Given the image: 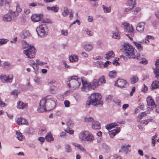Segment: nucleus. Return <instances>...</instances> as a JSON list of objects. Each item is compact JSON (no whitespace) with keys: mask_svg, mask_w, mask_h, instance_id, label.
Segmentation results:
<instances>
[{"mask_svg":"<svg viewBox=\"0 0 159 159\" xmlns=\"http://www.w3.org/2000/svg\"><path fill=\"white\" fill-rule=\"evenodd\" d=\"M56 106L55 101L52 98H43L40 102L38 111L39 112L51 111L55 108Z\"/></svg>","mask_w":159,"mask_h":159,"instance_id":"f257e3e1","label":"nucleus"},{"mask_svg":"<svg viewBox=\"0 0 159 159\" xmlns=\"http://www.w3.org/2000/svg\"><path fill=\"white\" fill-rule=\"evenodd\" d=\"M102 97V96L100 93H93L88 98L89 101L87 102L86 104L87 107H89L90 104L93 105L94 106L98 105L102 106L103 104V102L102 101H101Z\"/></svg>","mask_w":159,"mask_h":159,"instance_id":"f03ea898","label":"nucleus"},{"mask_svg":"<svg viewBox=\"0 0 159 159\" xmlns=\"http://www.w3.org/2000/svg\"><path fill=\"white\" fill-rule=\"evenodd\" d=\"M28 48L25 50L23 51V53L28 58H34L36 54V50L33 46L29 45V44L25 42L23 44V48L24 49Z\"/></svg>","mask_w":159,"mask_h":159,"instance_id":"7ed1b4c3","label":"nucleus"},{"mask_svg":"<svg viewBox=\"0 0 159 159\" xmlns=\"http://www.w3.org/2000/svg\"><path fill=\"white\" fill-rule=\"evenodd\" d=\"M81 80L83 85L82 88L84 89H95L98 85H99L98 83V80L96 79H94L90 83L88 82L85 80L84 77H81Z\"/></svg>","mask_w":159,"mask_h":159,"instance_id":"20e7f679","label":"nucleus"},{"mask_svg":"<svg viewBox=\"0 0 159 159\" xmlns=\"http://www.w3.org/2000/svg\"><path fill=\"white\" fill-rule=\"evenodd\" d=\"M45 22L38 26L36 29V32L38 36L40 37H45L48 34V29L47 25L46 23H48V21H44Z\"/></svg>","mask_w":159,"mask_h":159,"instance_id":"39448f33","label":"nucleus"},{"mask_svg":"<svg viewBox=\"0 0 159 159\" xmlns=\"http://www.w3.org/2000/svg\"><path fill=\"white\" fill-rule=\"evenodd\" d=\"M78 80L77 76H71L68 79L67 81V85L70 88L76 89L78 88L81 84V83L79 82Z\"/></svg>","mask_w":159,"mask_h":159,"instance_id":"423d86ee","label":"nucleus"},{"mask_svg":"<svg viewBox=\"0 0 159 159\" xmlns=\"http://www.w3.org/2000/svg\"><path fill=\"white\" fill-rule=\"evenodd\" d=\"M80 139L84 142H92L94 140L93 135L89 132L85 131L81 132L80 134Z\"/></svg>","mask_w":159,"mask_h":159,"instance_id":"0eeeda50","label":"nucleus"},{"mask_svg":"<svg viewBox=\"0 0 159 159\" xmlns=\"http://www.w3.org/2000/svg\"><path fill=\"white\" fill-rule=\"evenodd\" d=\"M124 52L126 56H129L130 57L134 54V51L132 46L129 43H126L124 45Z\"/></svg>","mask_w":159,"mask_h":159,"instance_id":"6e6552de","label":"nucleus"},{"mask_svg":"<svg viewBox=\"0 0 159 159\" xmlns=\"http://www.w3.org/2000/svg\"><path fill=\"white\" fill-rule=\"evenodd\" d=\"M114 85L120 89L126 88L128 86V83L126 80L118 79L115 82Z\"/></svg>","mask_w":159,"mask_h":159,"instance_id":"1a4fd4ad","label":"nucleus"},{"mask_svg":"<svg viewBox=\"0 0 159 159\" xmlns=\"http://www.w3.org/2000/svg\"><path fill=\"white\" fill-rule=\"evenodd\" d=\"M0 79L3 82L11 83L13 80V76L11 75H2L0 76Z\"/></svg>","mask_w":159,"mask_h":159,"instance_id":"9d476101","label":"nucleus"},{"mask_svg":"<svg viewBox=\"0 0 159 159\" xmlns=\"http://www.w3.org/2000/svg\"><path fill=\"white\" fill-rule=\"evenodd\" d=\"M122 25L125 27V31L130 33L133 32L134 28L132 26L130 25L129 24L126 22H124L122 23Z\"/></svg>","mask_w":159,"mask_h":159,"instance_id":"9b49d317","label":"nucleus"},{"mask_svg":"<svg viewBox=\"0 0 159 159\" xmlns=\"http://www.w3.org/2000/svg\"><path fill=\"white\" fill-rule=\"evenodd\" d=\"M146 101L147 104L148 106H150L153 109V108L155 107L156 105H155V102L153 100L152 98V97L150 96H149L147 97L146 99Z\"/></svg>","mask_w":159,"mask_h":159,"instance_id":"f8f14e48","label":"nucleus"},{"mask_svg":"<svg viewBox=\"0 0 159 159\" xmlns=\"http://www.w3.org/2000/svg\"><path fill=\"white\" fill-rule=\"evenodd\" d=\"M116 31H112L111 32L112 38L113 39H119L120 38V35L119 33V31L116 27L115 28Z\"/></svg>","mask_w":159,"mask_h":159,"instance_id":"ddd939ff","label":"nucleus"},{"mask_svg":"<svg viewBox=\"0 0 159 159\" xmlns=\"http://www.w3.org/2000/svg\"><path fill=\"white\" fill-rule=\"evenodd\" d=\"M43 16L42 14L39 15H32L31 17L32 20L34 22H37L39 21Z\"/></svg>","mask_w":159,"mask_h":159,"instance_id":"4468645a","label":"nucleus"},{"mask_svg":"<svg viewBox=\"0 0 159 159\" xmlns=\"http://www.w3.org/2000/svg\"><path fill=\"white\" fill-rule=\"evenodd\" d=\"M120 131V127L117 128L116 129L109 131V134L111 137H114L115 135Z\"/></svg>","mask_w":159,"mask_h":159,"instance_id":"2eb2a0df","label":"nucleus"},{"mask_svg":"<svg viewBox=\"0 0 159 159\" xmlns=\"http://www.w3.org/2000/svg\"><path fill=\"white\" fill-rule=\"evenodd\" d=\"M17 123L18 125H26L28 124L27 121L25 119L18 118L17 120Z\"/></svg>","mask_w":159,"mask_h":159,"instance_id":"dca6fc26","label":"nucleus"},{"mask_svg":"<svg viewBox=\"0 0 159 159\" xmlns=\"http://www.w3.org/2000/svg\"><path fill=\"white\" fill-rule=\"evenodd\" d=\"M92 128L94 129H99L100 128V124L98 121H93L92 123Z\"/></svg>","mask_w":159,"mask_h":159,"instance_id":"f3484780","label":"nucleus"},{"mask_svg":"<svg viewBox=\"0 0 159 159\" xmlns=\"http://www.w3.org/2000/svg\"><path fill=\"white\" fill-rule=\"evenodd\" d=\"M27 104L26 103L24 104L22 102L19 101L17 103V108L23 109L27 107Z\"/></svg>","mask_w":159,"mask_h":159,"instance_id":"a211bd4d","label":"nucleus"},{"mask_svg":"<svg viewBox=\"0 0 159 159\" xmlns=\"http://www.w3.org/2000/svg\"><path fill=\"white\" fill-rule=\"evenodd\" d=\"M105 55L106 56L105 57V58L107 60L109 59L111 57H113L115 56V54L112 51L108 52Z\"/></svg>","mask_w":159,"mask_h":159,"instance_id":"6ab92c4d","label":"nucleus"},{"mask_svg":"<svg viewBox=\"0 0 159 159\" xmlns=\"http://www.w3.org/2000/svg\"><path fill=\"white\" fill-rule=\"evenodd\" d=\"M30 34L27 30H24L22 32L21 37L22 38L25 39L30 36Z\"/></svg>","mask_w":159,"mask_h":159,"instance_id":"aec40b11","label":"nucleus"},{"mask_svg":"<svg viewBox=\"0 0 159 159\" xmlns=\"http://www.w3.org/2000/svg\"><path fill=\"white\" fill-rule=\"evenodd\" d=\"M117 124L116 123L109 124L106 125V128L108 130L116 126H117Z\"/></svg>","mask_w":159,"mask_h":159,"instance_id":"412c9836","label":"nucleus"},{"mask_svg":"<svg viewBox=\"0 0 159 159\" xmlns=\"http://www.w3.org/2000/svg\"><path fill=\"white\" fill-rule=\"evenodd\" d=\"M45 139L48 142H51L54 140L51 133H48L45 137Z\"/></svg>","mask_w":159,"mask_h":159,"instance_id":"4be33fe9","label":"nucleus"},{"mask_svg":"<svg viewBox=\"0 0 159 159\" xmlns=\"http://www.w3.org/2000/svg\"><path fill=\"white\" fill-rule=\"evenodd\" d=\"M2 19L4 21H10L11 20V17L10 14H8L3 16Z\"/></svg>","mask_w":159,"mask_h":159,"instance_id":"5701e85b","label":"nucleus"},{"mask_svg":"<svg viewBox=\"0 0 159 159\" xmlns=\"http://www.w3.org/2000/svg\"><path fill=\"white\" fill-rule=\"evenodd\" d=\"M136 4L135 0H128L127 4V6L131 7V8H133Z\"/></svg>","mask_w":159,"mask_h":159,"instance_id":"b1692460","label":"nucleus"},{"mask_svg":"<svg viewBox=\"0 0 159 159\" xmlns=\"http://www.w3.org/2000/svg\"><path fill=\"white\" fill-rule=\"evenodd\" d=\"M128 147H130V146L128 144L122 146H121V148L122 149H124V151L126 154H127L131 151V150L128 148Z\"/></svg>","mask_w":159,"mask_h":159,"instance_id":"393cba45","label":"nucleus"},{"mask_svg":"<svg viewBox=\"0 0 159 159\" xmlns=\"http://www.w3.org/2000/svg\"><path fill=\"white\" fill-rule=\"evenodd\" d=\"M47 9L48 11L51 10L54 11L55 12H57L58 11L59 8L57 6H56L51 7H47Z\"/></svg>","mask_w":159,"mask_h":159,"instance_id":"a878e982","label":"nucleus"},{"mask_svg":"<svg viewBox=\"0 0 159 159\" xmlns=\"http://www.w3.org/2000/svg\"><path fill=\"white\" fill-rule=\"evenodd\" d=\"M65 151L66 153H70L72 152V149L70 145L66 144L64 145Z\"/></svg>","mask_w":159,"mask_h":159,"instance_id":"bb28decb","label":"nucleus"},{"mask_svg":"<svg viewBox=\"0 0 159 159\" xmlns=\"http://www.w3.org/2000/svg\"><path fill=\"white\" fill-rule=\"evenodd\" d=\"M70 12V10H69L66 7H65L63 8V11L62 13V15L63 16L65 17L68 15Z\"/></svg>","mask_w":159,"mask_h":159,"instance_id":"cd10ccee","label":"nucleus"},{"mask_svg":"<svg viewBox=\"0 0 159 159\" xmlns=\"http://www.w3.org/2000/svg\"><path fill=\"white\" fill-rule=\"evenodd\" d=\"M117 76V73L115 70L111 71L109 73V76L112 79L115 78Z\"/></svg>","mask_w":159,"mask_h":159,"instance_id":"c85d7f7f","label":"nucleus"},{"mask_svg":"<svg viewBox=\"0 0 159 159\" xmlns=\"http://www.w3.org/2000/svg\"><path fill=\"white\" fill-rule=\"evenodd\" d=\"M69 59L70 61L71 62H76L78 60V57L77 56H70Z\"/></svg>","mask_w":159,"mask_h":159,"instance_id":"c756f323","label":"nucleus"},{"mask_svg":"<svg viewBox=\"0 0 159 159\" xmlns=\"http://www.w3.org/2000/svg\"><path fill=\"white\" fill-rule=\"evenodd\" d=\"M84 48L86 51H90L92 49L93 47L92 45L89 44L85 45L84 46Z\"/></svg>","mask_w":159,"mask_h":159,"instance_id":"7c9ffc66","label":"nucleus"},{"mask_svg":"<svg viewBox=\"0 0 159 159\" xmlns=\"http://www.w3.org/2000/svg\"><path fill=\"white\" fill-rule=\"evenodd\" d=\"M151 86L154 89L158 88L159 87V82L158 81H155L152 84Z\"/></svg>","mask_w":159,"mask_h":159,"instance_id":"2f4dec72","label":"nucleus"},{"mask_svg":"<svg viewBox=\"0 0 159 159\" xmlns=\"http://www.w3.org/2000/svg\"><path fill=\"white\" fill-rule=\"evenodd\" d=\"M105 82L106 80L104 76H102L100 78H99L98 80V83L99 85H100L102 83H105Z\"/></svg>","mask_w":159,"mask_h":159,"instance_id":"473e14b6","label":"nucleus"},{"mask_svg":"<svg viewBox=\"0 0 159 159\" xmlns=\"http://www.w3.org/2000/svg\"><path fill=\"white\" fill-rule=\"evenodd\" d=\"M102 8L105 13H107L111 12V7H107L104 5H102Z\"/></svg>","mask_w":159,"mask_h":159,"instance_id":"72a5a7b5","label":"nucleus"},{"mask_svg":"<svg viewBox=\"0 0 159 159\" xmlns=\"http://www.w3.org/2000/svg\"><path fill=\"white\" fill-rule=\"evenodd\" d=\"M16 138L19 140H21L23 139V136L20 132L16 131Z\"/></svg>","mask_w":159,"mask_h":159,"instance_id":"f704fd0d","label":"nucleus"},{"mask_svg":"<svg viewBox=\"0 0 159 159\" xmlns=\"http://www.w3.org/2000/svg\"><path fill=\"white\" fill-rule=\"evenodd\" d=\"M84 122L89 123L90 122H92L93 123V121H94L93 118L92 117H86L84 119Z\"/></svg>","mask_w":159,"mask_h":159,"instance_id":"c9c22d12","label":"nucleus"},{"mask_svg":"<svg viewBox=\"0 0 159 159\" xmlns=\"http://www.w3.org/2000/svg\"><path fill=\"white\" fill-rule=\"evenodd\" d=\"M11 2V0H1L0 2V5L2 6L3 5L4 3H5V5L6 6L8 5L9 3Z\"/></svg>","mask_w":159,"mask_h":159,"instance_id":"e433bc0d","label":"nucleus"},{"mask_svg":"<svg viewBox=\"0 0 159 159\" xmlns=\"http://www.w3.org/2000/svg\"><path fill=\"white\" fill-rule=\"evenodd\" d=\"M148 61L146 59L144 58L141 57H140V63L145 65L148 63Z\"/></svg>","mask_w":159,"mask_h":159,"instance_id":"4c0bfd02","label":"nucleus"},{"mask_svg":"<svg viewBox=\"0 0 159 159\" xmlns=\"http://www.w3.org/2000/svg\"><path fill=\"white\" fill-rule=\"evenodd\" d=\"M66 124L68 127L69 129H71L74 126V124L73 121L70 120H69V121H67L66 122Z\"/></svg>","mask_w":159,"mask_h":159,"instance_id":"58836bf2","label":"nucleus"},{"mask_svg":"<svg viewBox=\"0 0 159 159\" xmlns=\"http://www.w3.org/2000/svg\"><path fill=\"white\" fill-rule=\"evenodd\" d=\"M138 77L135 76H134L130 79L131 82L132 84H134L138 81Z\"/></svg>","mask_w":159,"mask_h":159,"instance_id":"ea45409f","label":"nucleus"},{"mask_svg":"<svg viewBox=\"0 0 159 159\" xmlns=\"http://www.w3.org/2000/svg\"><path fill=\"white\" fill-rule=\"evenodd\" d=\"M32 66L35 71V73L36 74H37V72L39 69L38 65L37 63H35L34 62H33V65H32Z\"/></svg>","mask_w":159,"mask_h":159,"instance_id":"a19ab883","label":"nucleus"},{"mask_svg":"<svg viewBox=\"0 0 159 159\" xmlns=\"http://www.w3.org/2000/svg\"><path fill=\"white\" fill-rule=\"evenodd\" d=\"M8 41L7 39H0V45L5 44Z\"/></svg>","mask_w":159,"mask_h":159,"instance_id":"79ce46f5","label":"nucleus"},{"mask_svg":"<svg viewBox=\"0 0 159 159\" xmlns=\"http://www.w3.org/2000/svg\"><path fill=\"white\" fill-rule=\"evenodd\" d=\"M114 102L118 106H120L121 105V101L119 99L116 98H115L113 100Z\"/></svg>","mask_w":159,"mask_h":159,"instance_id":"37998d69","label":"nucleus"},{"mask_svg":"<svg viewBox=\"0 0 159 159\" xmlns=\"http://www.w3.org/2000/svg\"><path fill=\"white\" fill-rule=\"evenodd\" d=\"M145 23L144 22H140V31H142L144 28Z\"/></svg>","mask_w":159,"mask_h":159,"instance_id":"c03bdc74","label":"nucleus"},{"mask_svg":"<svg viewBox=\"0 0 159 159\" xmlns=\"http://www.w3.org/2000/svg\"><path fill=\"white\" fill-rule=\"evenodd\" d=\"M154 37L150 35H147L146 38L145 42L146 43H148L149 42V39H154Z\"/></svg>","mask_w":159,"mask_h":159,"instance_id":"a18cd8bd","label":"nucleus"},{"mask_svg":"<svg viewBox=\"0 0 159 159\" xmlns=\"http://www.w3.org/2000/svg\"><path fill=\"white\" fill-rule=\"evenodd\" d=\"M9 12L13 16L15 17H17L18 15V13L15 11H13L11 10H9Z\"/></svg>","mask_w":159,"mask_h":159,"instance_id":"49530a36","label":"nucleus"},{"mask_svg":"<svg viewBox=\"0 0 159 159\" xmlns=\"http://www.w3.org/2000/svg\"><path fill=\"white\" fill-rule=\"evenodd\" d=\"M70 93V90H67L66 91L61 95L62 98H63L64 97L69 95Z\"/></svg>","mask_w":159,"mask_h":159,"instance_id":"de8ad7c7","label":"nucleus"},{"mask_svg":"<svg viewBox=\"0 0 159 159\" xmlns=\"http://www.w3.org/2000/svg\"><path fill=\"white\" fill-rule=\"evenodd\" d=\"M158 70L157 69H154V73L156 78L158 79L159 78V72Z\"/></svg>","mask_w":159,"mask_h":159,"instance_id":"09e8293b","label":"nucleus"},{"mask_svg":"<svg viewBox=\"0 0 159 159\" xmlns=\"http://www.w3.org/2000/svg\"><path fill=\"white\" fill-rule=\"evenodd\" d=\"M19 92H18V90H13L11 93V94L12 95H14L16 96V98L18 96V94Z\"/></svg>","mask_w":159,"mask_h":159,"instance_id":"8fccbe9b","label":"nucleus"},{"mask_svg":"<svg viewBox=\"0 0 159 159\" xmlns=\"http://www.w3.org/2000/svg\"><path fill=\"white\" fill-rule=\"evenodd\" d=\"M96 64L100 68H102L103 66V62L101 61H97L96 62Z\"/></svg>","mask_w":159,"mask_h":159,"instance_id":"3c124183","label":"nucleus"},{"mask_svg":"<svg viewBox=\"0 0 159 159\" xmlns=\"http://www.w3.org/2000/svg\"><path fill=\"white\" fill-rule=\"evenodd\" d=\"M156 66V68L155 69H157L159 70V59L156 60L155 63Z\"/></svg>","mask_w":159,"mask_h":159,"instance_id":"603ef678","label":"nucleus"},{"mask_svg":"<svg viewBox=\"0 0 159 159\" xmlns=\"http://www.w3.org/2000/svg\"><path fill=\"white\" fill-rule=\"evenodd\" d=\"M111 64V62L109 61H107L105 62L104 63L103 62V66L104 67H107L108 65H110Z\"/></svg>","mask_w":159,"mask_h":159,"instance_id":"864d4df0","label":"nucleus"},{"mask_svg":"<svg viewBox=\"0 0 159 159\" xmlns=\"http://www.w3.org/2000/svg\"><path fill=\"white\" fill-rule=\"evenodd\" d=\"M61 34L63 35L66 36L68 34V32L67 30H62L61 31Z\"/></svg>","mask_w":159,"mask_h":159,"instance_id":"5fc2aeb1","label":"nucleus"},{"mask_svg":"<svg viewBox=\"0 0 159 159\" xmlns=\"http://www.w3.org/2000/svg\"><path fill=\"white\" fill-rule=\"evenodd\" d=\"M147 114L145 112H141L140 115V119L142 118L143 117L146 116Z\"/></svg>","mask_w":159,"mask_h":159,"instance_id":"6e6d98bb","label":"nucleus"},{"mask_svg":"<svg viewBox=\"0 0 159 159\" xmlns=\"http://www.w3.org/2000/svg\"><path fill=\"white\" fill-rule=\"evenodd\" d=\"M70 103L67 100H66L64 102V104L65 107H67L70 106Z\"/></svg>","mask_w":159,"mask_h":159,"instance_id":"4d7b16f0","label":"nucleus"},{"mask_svg":"<svg viewBox=\"0 0 159 159\" xmlns=\"http://www.w3.org/2000/svg\"><path fill=\"white\" fill-rule=\"evenodd\" d=\"M66 133H69L70 134H71L74 132V130H73L66 129L65 130Z\"/></svg>","mask_w":159,"mask_h":159,"instance_id":"13d9d810","label":"nucleus"},{"mask_svg":"<svg viewBox=\"0 0 159 159\" xmlns=\"http://www.w3.org/2000/svg\"><path fill=\"white\" fill-rule=\"evenodd\" d=\"M139 11V8L138 7H137L133 11V13L134 15L137 14Z\"/></svg>","mask_w":159,"mask_h":159,"instance_id":"bf43d9fd","label":"nucleus"},{"mask_svg":"<svg viewBox=\"0 0 159 159\" xmlns=\"http://www.w3.org/2000/svg\"><path fill=\"white\" fill-rule=\"evenodd\" d=\"M119 60V58L117 60L115 59L112 62V63L114 65H115L116 66L119 65V63L118 62V60Z\"/></svg>","mask_w":159,"mask_h":159,"instance_id":"052dcab7","label":"nucleus"},{"mask_svg":"<svg viewBox=\"0 0 159 159\" xmlns=\"http://www.w3.org/2000/svg\"><path fill=\"white\" fill-rule=\"evenodd\" d=\"M36 62L38 65L42 66L43 65V62L40 61L38 59L36 60Z\"/></svg>","mask_w":159,"mask_h":159,"instance_id":"680f3d73","label":"nucleus"},{"mask_svg":"<svg viewBox=\"0 0 159 159\" xmlns=\"http://www.w3.org/2000/svg\"><path fill=\"white\" fill-rule=\"evenodd\" d=\"M150 120H147L143 121H142L141 122V124H145V125H147Z\"/></svg>","mask_w":159,"mask_h":159,"instance_id":"e2e57ef3","label":"nucleus"},{"mask_svg":"<svg viewBox=\"0 0 159 159\" xmlns=\"http://www.w3.org/2000/svg\"><path fill=\"white\" fill-rule=\"evenodd\" d=\"M6 104L4 103L1 100H0V106L2 107H4L6 106Z\"/></svg>","mask_w":159,"mask_h":159,"instance_id":"0e129e2a","label":"nucleus"},{"mask_svg":"<svg viewBox=\"0 0 159 159\" xmlns=\"http://www.w3.org/2000/svg\"><path fill=\"white\" fill-rule=\"evenodd\" d=\"M17 12H20L22 11V9L19 6H17L16 7Z\"/></svg>","mask_w":159,"mask_h":159,"instance_id":"69168bd1","label":"nucleus"},{"mask_svg":"<svg viewBox=\"0 0 159 159\" xmlns=\"http://www.w3.org/2000/svg\"><path fill=\"white\" fill-rule=\"evenodd\" d=\"M38 139L42 143H43L44 141V138L43 137H39V138Z\"/></svg>","mask_w":159,"mask_h":159,"instance_id":"338daca9","label":"nucleus"},{"mask_svg":"<svg viewBox=\"0 0 159 159\" xmlns=\"http://www.w3.org/2000/svg\"><path fill=\"white\" fill-rule=\"evenodd\" d=\"M24 11L25 13L27 15L29 14L30 12V10L28 9H25Z\"/></svg>","mask_w":159,"mask_h":159,"instance_id":"774afa93","label":"nucleus"}]
</instances>
